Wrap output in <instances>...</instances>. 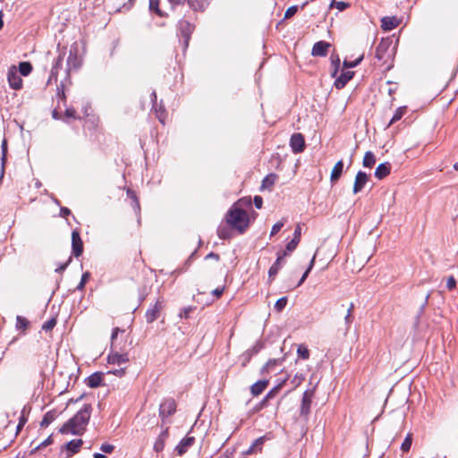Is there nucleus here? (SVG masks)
Masks as SVG:
<instances>
[{
    "label": "nucleus",
    "mask_w": 458,
    "mask_h": 458,
    "mask_svg": "<svg viewBox=\"0 0 458 458\" xmlns=\"http://www.w3.org/2000/svg\"><path fill=\"white\" fill-rule=\"evenodd\" d=\"M90 413V404H85L72 419L61 427L59 431L62 434L81 435L86 429Z\"/></svg>",
    "instance_id": "f257e3e1"
},
{
    "label": "nucleus",
    "mask_w": 458,
    "mask_h": 458,
    "mask_svg": "<svg viewBox=\"0 0 458 458\" xmlns=\"http://www.w3.org/2000/svg\"><path fill=\"white\" fill-rule=\"evenodd\" d=\"M226 221L233 228L242 233L249 226V214L235 204L227 213Z\"/></svg>",
    "instance_id": "f03ea898"
},
{
    "label": "nucleus",
    "mask_w": 458,
    "mask_h": 458,
    "mask_svg": "<svg viewBox=\"0 0 458 458\" xmlns=\"http://www.w3.org/2000/svg\"><path fill=\"white\" fill-rule=\"evenodd\" d=\"M392 39L390 38H382L376 47L375 56L383 64L390 62L394 55L392 47Z\"/></svg>",
    "instance_id": "7ed1b4c3"
},
{
    "label": "nucleus",
    "mask_w": 458,
    "mask_h": 458,
    "mask_svg": "<svg viewBox=\"0 0 458 458\" xmlns=\"http://www.w3.org/2000/svg\"><path fill=\"white\" fill-rule=\"evenodd\" d=\"M290 146L293 153H301L305 148V140L301 133H293L290 140Z\"/></svg>",
    "instance_id": "20e7f679"
},
{
    "label": "nucleus",
    "mask_w": 458,
    "mask_h": 458,
    "mask_svg": "<svg viewBox=\"0 0 458 458\" xmlns=\"http://www.w3.org/2000/svg\"><path fill=\"white\" fill-rule=\"evenodd\" d=\"M284 257H286V251H283L282 253L277 254L276 262L270 267L268 270L269 281H273L278 274L279 270L282 268Z\"/></svg>",
    "instance_id": "39448f33"
},
{
    "label": "nucleus",
    "mask_w": 458,
    "mask_h": 458,
    "mask_svg": "<svg viewBox=\"0 0 458 458\" xmlns=\"http://www.w3.org/2000/svg\"><path fill=\"white\" fill-rule=\"evenodd\" d=\"M7 80L10 87L13 89H19L22 86V80L15 67H12L8 71Z\"/></svg>",
    "instance_id": "423d86ee"
},
{
    "label": "nucleus",
    "mask_w": 458,
    "mask_h": 458,
    "mask_svg": "<svg viewBox=\"0 0 458 458\" xmlns=\"http://www.w3.org/2000/svg\"><path fill=\"white\" fill-rule=\"evenodd\" d=\"M175 402L173 399H168L160 404L159 413L162 418H166L172 415L175 411Z\"/></svg>",
    "instance_id": "0eeeda50"
},
{
    "label": "nucleus",
    "mask_w": 458,
    "mask_h": 458,
    "mask_svg": "<svg viewBox=\"0 0 458 458\" xmlns=\"http://www.w3.org/2000/svg\"><path fill=\"white\" fill-rule=\"evenodd\" d=\"M72 254L75 257L81 256L83 251V243L81 239L80 233L77 231H73L72 233Z\"/></svg>",
    "instance_id": "6e6552de"
},
{
    "label": "nucleus",
    "mask_w": 458,
    "mask_h": 458,
    "mask_svg": "<svg viewBox=\"0 0 458 458\" xmlns=\"http://www.w3.org/2000/svg\"><path fill=\"white\" fill-rule=\"evenodd\" d=\"M331 45L326 41H318L313 45L311 55L313 56H326Z\"/></svg>",
    "instance_id": "1a4fd4ad"
},
{
    "label": "nucleus",
    "mask_w": 458,
    "mask_h": 458,
    "mask_svg": "<svg viewBox=\"0 0 458 458\" xmlns=\"http://www.w3.org/2000/svg\"><path fill=\"white\" fill-rule=\"evenodd\" d=\"M368 182V175L365 172L359 171L355 176L352 191L354 194L360 192Z\"/></svg>",
    "instance_id": "9d476101"
},
{
    "label": "nucleus",
    "mask_w": 458,
    "mask_h": 458,
    "mask_svg": "<svg viewBox=\"0 0 458 458\" xmlns=\"http://www.w3.org/2000/svg\"><path fill=\"white\" fill-rule=\"evenodd\" d=\"M313 391H305L301 400V414L307 416L310 411V404L312 402Z\"/></svg>",
    "instance_id": "9b49d317"
},
{
    "label": "nucleus",
    "mask_w": 458,
    "mask_h": 458,
    "mask_svg": "<svg viewBox=\"0 0 458 458\" xmlns=\"http://www.w3.org/2000/svg\"><path fill=\"white\" fill-rule=\"evenodd\" d=\"M354 72L352 71H343L339 77L335 81V87L338 89H343L349 81L352 79Z\"/></svg>",
    "instance_id": "f8f14e48"
},
{
    "label": "nucleus",
    "mask_w": 458,
    "mask_h": 458,
    "mask_svg": "<svg viewBox=\"0 0 458 458\" xmlns=\"http://www.w3.org/2000/svg\"><path fill=\"white\" fill-rule=\"evenodd\" d=\"M194 442L195 438L193 437H186L180 441L175 450L179 455H182L194 444Z\"/></svg>",
    "instance_id": "ddd939ff"
},
{
    "label": "nucleus",
    "mask_w": 458,
    "mask_h": 458,
    "mask_svg": "<svg viewBox=\"0 0 458 458\" xmlns=\"http://www.w3.org/2000/svg\"><path fill=\"white\" fill-rule=\"evenodd\" d=\"M81 64V61L77 55V49H75V50L71 49L70 53H69V56L67 58L68 71L77 70L78 68H80Z\"/></svg>",
    "instance_id": "4468645a"
},
{
    "label": "nucleus",
    "mask_w": 458,
    "mask_h": 458,
    "mask_svg": "<svg viewBox=\"0 0 458 458\" xmlns=\"http://www.w3.org/2000/svg\"><path fill=\"white\" fill-rule=\"evenodd\" d=\"M399 25V21L395 17L386 16L381 19V28L384 30L389 31L394 30Z\"/></svg>",
    "instance_id": "2eb2a0df"
},
{
    "label": "nucleus",
    "mask_w": 458,
    "mask_h": 458,
    "mask_svg": "<svg viewBox=\"0 0 458 458\" xmlns=\"http://www.w3.org/2000/svg\"><path fill=\"white\" fill-rule=\"evenodd\" d=\"M163 305L160 300L156 301V304L153 309H150L146 313V318L148 322L154 321L159 315L160 310H162Z\"/></svg>",
    "instance_id": "dca6fc26"
},
{
    "label": "nucleus",
    "mask_w": 458,
    "mask_h": 458,
    "mask_svg": "<svg viewBox=\"0 0 458 458\" xmlns=\"http://www.w3.org/2000/svg\"><path fill=\"white\" fill-rule=\"evenodd\" d=\"M153 96V109L156 113V115L157 117V119L162 123H165V109L163 108V106L162 104L160 103L159 105H157V95L155 92H153L152 94Z\"/></svg>",
    "instance_id": "f3484780"
},
{
    "label": "nucleus",
    "mask_w": 458,
    "mask_h": 458,
    "mask_svg": "<svg viewBox=\"0 0 458 458\" xmlns=\"http://www.w3.org/2000/svg\"><path fill=\"white\" fill-rule=\"evenodd\" d=\"M268 380H259L250 386V393L254 396L259 395L267 386Z\"/></svg>",
    "instance_id": "a211bd4d"
},
{
    "label": "nucleus",
    "mask_w": 458,
    "mask_h": 458,
    "mask_svg": "<svg viewBox=\"0 0 458 458\" xmlns=\"http://www.w3.org/2000/svg\"><path fill=\"white\" fill-rule=\"evenodd\" d=\"M391 165L387 162L380 164L375 171V176L381 180L390 174Z\"/></svg>",
    "instance_id": "6ab92c4d"
},
{
    "label": "nucleus",
    "mask_w": 458,
    "mask_h": 458,
    "mask_svg": "<svg viewBox=\"0 0 458 458\" xmlns=\"http://www.w3.org/2000/svg\"><path fill=\"white\" fill-rule=\"evenodd\" d=\"M168 437V430L165 429L163 430L157 437L156 442L154 443V450L156 452H161L165 447V442Z\"/></svg>",
    "instance_id": "aec40b11"
},
{
    "label": "nucleus",
    "mask_w": 458,
    "mask_h": 458,
    "mask_svg": "<svg viewBox=\"0 0 458 458\" xmlns=\"http://www.w3.org/2000/svg\"><path fill=\"white\" fill-rule=\"evenodd\" d=\"M344 170V163L342 160H339L333 167L331 175H330V181L332 182H335L339 180L343 174Z\"/></svg>",
    "instance_id": "412c9836"
},
{
    "label": "nucleus",
    "mask_w": 458,
    "mask_h": 458,
    "mask_svg": "<svg viewBox=\"0 0 458 458\" xmlns=\"http://www.w3.org/2000/svg\"><path fill=\"white\" fill-rule=\"evenodd\" d=\"M264 441H265V437H260L257 438L252 443V445L246 451L243 452V454L250 455V454L257 453L258 451L260 452L261 451V446L264 444Z\"/></svg>",
    "instance_id": "4be33fe9"
},
{
    "label": "nucleus",
    "mask_w": 458,
    "mask_h": 458,
    "mask_svg": "<svg viewBox=\"0 0 458 458\" xmlns=\"http://www.w3.org/2000/svg\"><path fill=\"white\" fill-rule=\"evenodd\" d=\"M128 360L126 354H119L117 352L110 354L108 356L107 361L109 364H117L121 365L125 363Z\"/></svg>",
    "instance_id": "5701e85b"
},
{
    "label": "nucleus",
    "mask_w": 458,
    "mask_h": 458,
    "mask_svg": "<svg viewBox=\"0 0 458 458\" xmlns=\"http://www.w3.org/2000/svg\"><path fill=\"white\" fill-rule=\"evenodd\" d=\"M87 386L91 388H96L101 385L102 382V374L101 373H94L90 375L87 379Z\"/></svg>",
    "instance_id": "b1692460"
},
{
    "label": "nucleus",
    "mask_w": 458,
    "mask_h": 458,
    "mask_svg": "<svg viewBox=\"0 0 458 458\" xmlns=\"http://www.w3.org/2000/svg\"><path fill=\"white\" fill-rule=\"evenodd\" d=\"M276 174H267L262 181L261 189H268L270 190L276 181Z\"/></svg>",
    "instance_id": "393cba45"
},
{
    "label": "nucleus",
    "mask_w": 458,
    "mask_h": 458,
    "mask_svg": "<svg viewBox=\"0 0 458 458\" xmlns=\"http://www.w3.org/2000/svg\"><path fill=\"white\" fill-rule=\"evenodd\" d=\"M362 164L365 167H372L376 164L375 155L371 151L366 152Z\"/></svg>",
    "instance_id": "a878e982"
},
{
    "label": "nucleus",
    "mask_w": 458,
    "mask_h": 458,
    "mask_svg": "<svg viewBox=\"0 0 458 458\" xmlns=\"http://www.w3.org/2000/svg\"><path fill=\"white\" fill-rule=\"evenodd\" d=\"M6 152H7V143L6 140H4L2 142V157H1V171H0V179L3 178L4 174V164L6 160Z\"/></svg>",
    "instance_id": "bb28decb"
},
{
    "label": "nucleus",
    "mask_w": 458,
    "mask_h": 458,
    "mask_svg": "<svg viewBox=\"0 0 458 458\" xmlns=\"http://www.w3.org/2000/svg\"><path fill=\"white\" fill-rule=\"evenodd\" d=\"M55 420V412L54 411H47L40 422L41 427H47L49 424H51Z\"/></svg>",
    "instance_id": "cd10ccee"
},
{
    "label": "nucleus",
    "mask_w": 458,
    "mask_h": 458,
    "mask_svg": "<svg viewBox=\"0 0 458 458\" xmlns=\"http://www.w3.org/2000/svg\"><path fill=\"white\" fill-rule=\"evenodd\" d=\"M405 112H406V106H400V107H398V108L395 110V112H394V115H393L392 119L390 120V122H389V123H388L387 127H389L390 125H392V124H393V123H394L395 122L399 121V120L403 116V114H405Z\"/></svg>",
    "instance_id": "c85d7f7f"
},
{
    "label": "nucleus",
    "mask_w": 458,
    "mask_h": 458,
    "mask_svg": "<svg viewBox=\"0 0 458 458\" xmlns=\"http://www.w3.org/2000/svg\"><path fill=\"white\" fill-rule=\"evenodd\" d=\"M83 442L81 439H74L67 443L66 447L72 453H77L81 447Z\"/></svg>",
    "instance_id": "c756f323"
},
{
    "label": "nucleus",
    "mask_w": 458,
    "mask_h": 458,
    "mask_svg": "<svg viewBox=\"0 0 458 458\" xmlns=\"http://www.w3.org/2000/svg\"><path fill=\"white\" fill-rule=\"evenodd\" d=\"M354 310V304L352 302L350 303V306L347 310V313L344 317V322L346 326V330H348L351 327V325L353 320L352 311Z\"/></svg>",
    "instance_id": "7c9ffc66"
},
{
    "label": "nucleus",
    "mask_w": 458,
    "mask_h": 458,
    "mask_svg": "<svg viewBox=\"0 0 458 458\" xmlns=\"http://www.w3.org/2000/svg\"><path fill=\"white\" fill-rule=\"evenodd\" d=\"M32 71V66L29 62H21L19 64V74L23 76L29 75Z\"/></svg>",
    "instance_id": "2f4dec72"
},
{
    "label": "nucleus",
    "mask_w": 458,
    "mask_h": 458,
    "mask_svg": "<svg viewBox=\"0 0 458 458\" xmlns=\"http://www.w3.org/2000/svg\"><path fill=\"white\" fill-rule=\"evenodd\" d=\"M349 6H350L349 3L343 2V1H335V0H332V2L329 4L330 8H336L340 12H343Z\"/></svg>",
    "instance_id": "473e14b6"
},
{
    "label": "nucleus",
    "mask_w": 458,
    "mask_h": 458,
    "mask_svg": "<svg viewBox=\"0 0 458 458\" xmlns=\"http://www.w3.org/2000/svg\"><path fill=\"white\" fill-rule=\"evenodd\" d=\"M297 354L299 358L308 360L310 357V351L304 344H301L297 348Z\"/></svg>",
    "instance_id": "72a5a7b5"
},
{
    "label": "nucleus",
    "mask_w": 458,
    "mask_h": 458,
    "mask_svg": "<svg viewBox=\"0 0 458 458\" xmlns=\"http://www.w3.org/2000/svg\"><path fill=\"white\" fill-rule=\"evenodd\" d=\"M287 301L288 299L285 296L278 299L274 306L275 310L280 313L285 308Z\"/></svg>",
    "instance_id": "f704fd0d"
},
{
    "label": "nucleus",
    "mask_w": 458,
    "mask_h": 458,
    "mask_svg": "<svg viewBox=\"0 0 458 458\" xmlns=\"http://www.w3.org/2000/svg\"><path fill=\"white\" fill-rule=\"evenodd\" d=\"M411 443H412L411 434H408L401 445V450L403 452H408L411 449Z\"/></svg>",
    "instance_id": "c9c22d12"
},
{
    "label": "nucleus",
    "mask_w": 458,
    "mask_h": 458,
    "mask_svg": "<svg viewBox=\"0 0 458 458\" xmlns=\"http://www.w3.org/2000/svg\"><path fill=\"white\" fill-rule=\"evenodd\" d=\"M180 29H181L182 32L184 33V37L188 38L189 35L191 32V24L186 21H182L180 22Z\"/></svg>",
    "instance_id": "e433bc0d"
},
{
    "label": "nucleus",
    "mask_w": 458,
    "mask_h": 458,
    "mask_svg": "<svg viewBox=\"0 0 458 458\" xmlns=\"http://www.w3.org/2000/svg\"><path fill=\"white\" fill-rule=\"evenodd\" d=\"M277 364V360L271 359L269 360L262 368H261V374L268 373L271 369Z\"/></svg>",
    "instance_id": "4c0bfd02"
},
{
    "label": "nucleus",
    "mask_w": 458,
    "mask_h": 458,
    "mask_svg": "<svg viewBox=\"0 0 458 458\" xmlns=\"http://www.w3.org/2000/svg\"><path fill=\"white\" fill-rule=\"evenodd\" d=\"M315 259H316V255H314L310 262V265H309V267L307 268V270L304 272V274L302 275L301 278L300 279L299 283H298V286L301 285L307 278V276H309V273L310 272V270L312 269L313 266H314V262H315Z\"/></svg>",
    "instance_id": "58836bf2"
},
{
    "label": "nucleus",
    "mask_w": 458,
    "mask_h": 458,
    "mask_svg": "<svg viewBox=\"0 0 458 458\" xmlns=\"http://www.w3.org/2000/svg\"><path fill=\"white\" fill-rule=\"evenodd\" d=\"M28 325H29V321L25 318H23L21 316H17L16 327L18 329H26Z\"/></svg>",
    "instance_id": "ea45409f"
},
{
    "label": "nucleus",
    "mask_w": 458,
    "mask_h": 458,
    "mask_svg": "<svg viewBox=\"0 0 458 458\" xmlns=\"http://www.w3.org/2000/svg\"><path fill=\"white\" fill-rule=\"evenodd\" d=\"M159 0H149V10L154 11L157 15L163 16L161 10L158 8Z\"/></svg>",
    "instance_id": "a19ab883"
},
{
    "label": "nucleus",
    "mask_w": 458,
    "mask_h": 458,
    "mask_svg": "<svg viewBox=\"0 0 458 458\" xmlns=\"http://www.w3.org/2000/svg\"><path fill=\"white\" fill-rule=\"evenodd\" d=\"M362 59H363V56L360 55L356 60L352 61V62L344 60V69H348V68L355 67V66H357L361 62Z\"/></svg>",
    "instance_id": "79ce46f5"
},
{
    "label": "nucleus",
    "mask_w": 458,
    "mask_h": 458,
    "mask_svg": "<svg viewBox=\"0 0 458 458\" xmlns=\"http://www.w3.org/2000/svg\"><path fill=\"white\" fill-rule=\"evenodd\" d=\"M299 242L294 241V240H291L287 245H286V248L284 251H286V256L289 255L292 251H293L297 246H298Z\"/></svg>",
    "instance_id": "37998d69"
},
{
    "label": "nucleus",
    "mask_w": 458,
    "mask_h": 458,
    "mask_svg": "<svg viewBox=\"0 0 458 458\" xmlns=\"http://www.w3.org/2000/svg\"><path fill=\"white\" fill-rule=\"evenodd\" d=\"M284 225V220H281L279 222H277L276 224H275L272 227V230H271V233H270V236H273L275 235L276 233H277L281 228Z\"/></svg>",
    "instance_id": "c03bdc74"
},
{
    "label": "nucleus",
    "mask_w": 458,
    "mask_h": 458,
    "mask_svg": "<svg viewBox=\"0 0 458 458\" xmlns=\"http://www.w3.org/2000/svg\"><path fill=\"white\" fill-rule=\"evenodd\" d=\"M331 60H332V64L334 65V71L332 72V76L336 77V74H337V72L339 69V65H340V59L338 56H336V58L334 59V57L332 56Z\"/></svg>",
    "instance_id": "a18cd8bd"
},
{
    "label": "nucleus",
    "mask_w": 458,
    "mask_h": 458,
    "mask_svg": "<svg viewBox=\"0 0 458 458\" xmlns=\"http://www.w3.org/2000/svg\"><path fill=\"white\" fill-rule=\"evenodd\" d=\"M217 234L221 239H227L230 237V233L225 227H219L217 230Z\"/></svg>",
    "instance_id": "49530a36"
},
{
    "label": "nucleus",
    "mask_w": 458,
    "mask_h": 458,
    "mask_svg": "<svg viewBox=\"0 0 458 458\" xmlns=\"http://www.w3.org/2000/svg\"><path fill=\"white\" fill-rule=\"evenodd\" d=\"M297 11H298V6H296V5H293V6L289 7L284 13V18L285 19L291 18L297 13Z\"/></svg>",
    "instance_id": "de8ad7c7"
},
{
    "label": "nucleus",
    "mask_w": 458,
    "mask_h": 458,
    "mask_svg": "<svg viewBox=\"0 0 458 458\" xmlns=\"http://www.w3.org/2000/svg\"><path fill=\"white\" fill-rule=\"evenodd\" d=\"M89 277V272H86L82 275L81 282L77 286L78 290H82L84 288V285H85L86 282L88 281Z\"/></svg>",
    "instance_id": "09e8293b"
},
{
    "label": "nucleus",
    "mask_w": 458,
    "mask_h": 458,
    "mask_svg": "<svg viewBox=\"0 0 458 458\" xmlns=\"http://www.w3.org/2000/svg\"><path fill=\"white\" fill-rule=\"evenodd\" d=\"M114 446L113 445H110L107 443L102 444L100 446V450L106 454L112 453L114 451Z\"/></svg>",
    "instance_id": "8fccbe9b"
},
{
    "label": "nucleus",
    "mask_w": 458,
    "mask_h": 458,
    "mask_svg": "<svg viewBox=\"0 0 458 458\" xmlns=\"http://www.w3.org/2000/svg\"><path fill=\"white\" fill-rule=\"evenodd\" d=\"M301 235V227L300 225H297L295 227L294 233H293V240L300 242Z\"/></svg>",
    "instance_id": "3c124183"
},
{
    "label": "nucleus",
    "mask_w": 458,
    "mask_h": 458,
    "mask_svg": "<svg viewBox=\"0 0 458 458\" xmlns=\"http://www.w3.org/2000/svg\"><path fill=\"white\" fill-rule=\"evenodd\" d=\"M55 326V320L50 319L43 324L42 329L48 331V330H51Z\"/></svg>",
    "instance_id": "603ef678"
},
{
    "label": "nucleus",
    "mask_w": 458,
    "mask_h": 458,
    "mask_svg": "<svg viewBox=\"0 0 458 458\" xmlns=\"http://www.w3.org/2000/svg\"><path fill=\"white\" fill-rule=\"evenodd\" d=\"M278 389V387H274L273 389H271L265 396L264 400L262 401V403H264L267 400L273 398L277 394Z\"/></svg>",
    "instance_id": "864d4df0"
},
{
    "label": "nucleus",
    "mask_w": 458,
    "mask_h": 458,
    "mask_svg": "<svg viewBox=\"0 0 458 458\" xmlns=\"http://www.w3.org/2000/svg\"><path fill=\"white\" fill-rule=\"evenodd\" d=\"M120 332V329L118 327H115L114 330H113V333H112V335H111V346L114 348L115 346V342H116V339H117V335L118 333Z\"/></svg>",
    "instance_id": "5fc2aeb1"
},
{
    "label": "nucleus",
    "mask_w": 458,
    "mask_h": 458,
    "mask_svg": "<svg viewBox=\"0 0 458 458\" xmlns=\"http://www.w3.org/2000/svg\"><path fill=\"white\" fill-rule=\"evenodd\" d=\"M456 285V281L455 279L453 277V276H450L448 279H447V282H446V287L449 289V290H453Z\"/></svg>",
    "instance_id": "6e6d98bb"
},
{
    "label": "nucleus",
    "mask_w": 458,
    "mask_h": 458,
    "mask_svg": "<svg viewBox=\"0 0 458 458\" xmlns=\"http://www.w3.org/2000/svg\"><path fill=\"white\" fill-rule=\"evenodd\" d=\"M254 205L258 209H260L262 208L263 199L260 196H255L254 197Z\"/></svg>",
    "instance_id": "4d7b16f0"
},
{
    "label": "nucleus",
    "mask_w": 458,
    "mask_h": 458,
    "mask_svg": "<svg viewBox=\"0 0 458 458\" xmlns=\"http://www.w3.org/2000/svg\"><path fill=\"white\" fill-rule=\"evenodd\" d=\"M26 421H27V419L24 417V415H21L20 417V421H19V424L17 426V431H20L22 428V427L24 426Z\"/></svg>",
    "instance_id": "13d9d810"
},
{
    "label": "nucleus",
    "mask_w": 458,
    "mask_h": 458,
    "mask_svg": "<svg viewBox=\"0 0 458 458\" xmlns=\"http://www.w3.org/2000/svg\"><path fill=\"white\" fill-rule=\"evenodd\" d=\"M108 373H112L115 376L122 377L124 375V369H114L113 371H108Z\"/></svg>",
    "instance_id": "bf43d9fd"
},
{
    "label": "nucleus",
    "mask_w": 458,
    "mask_h": 458,
    "mask_svg": "<svg viewBox=\"0 0 458 458\" xmlns=\"http://www.w3.org/2000/svg\"><path fill=\"white\" fill-rule=\"evenodd\" d=\"M65 115L68 117L75 118V110L72 108L66 109Z\"/></svg>",
    "instance_id": "052dcab7"
},
{
    "label": "nucleus",
    "mask_w": 458,
    "mask_h": 458,
    "mask_svg": "<svg viewBox=\"0 0 458 458\" xmlns=\"http://www.w3.org/2000/svg\"><path fill=\"white\" fill-rule=\"evenodd\" d=\"M224 292V288H216L215 289L212 293L216 297L219 298Z\"/></svg>",
    "instance_id": "680f3d73"
},
{
    "label": "nucleus",
    "mask_w": 458,
    "mask_h": 458,
    "mask_svg": "<svg viewBox=\"0 0 458 458\" xmlns=\"http://www.w3.org/2000/svg\"><path fill=\"white\" fill-rule=\"evenodd\" d=\"M191 307L185 308L182 312L180 314L181 317L187 318L189 313L191 311Z\"/></svg>",
    "instance_id": "e2e57ef3"
},
{
    "label": "nucleus",
    "mask_w": 458,
    "mask_h": 458,
    "mask_svg": "<svg viewBox=\"0 0 458 458\" xmlns=\"http://www.w3.org/2000/svg\"><path fill=\"white\" fill-rule=\"evenodd\" d=\"M206 259H216V260H218V259H219V256H218L217 254L214 253V252H210L209 254H208V255L206 256Z\"/></svg>",
    "instance_id": "0e129e2a"
},
{
    "label": "nucleus",
    "mask_w": 458,
    "mask_h": 458,
    "mask_svg": "<svg viewBox=\"0 0 458 458\" xmlns=\"http://www.w3.org/2000/svg\"><path fill=\"white\" fill-rule=\"evenodd\" d=\"M70 214V210L67 208H61V215L63 216H68Z\"/></svg>",
    "instance_id": "69168bd1"
},
{
    "label": "nucleus",
    "mask_w": 458,
    "mask_h": 458,
    "mask_svg": "<svg viewBox=\"0 0 458 458\" xmlns=\"http://www.w3.org/2000/svg\"><path fill=\"white\" fill-rule=\"evenodd\" d=\"M134 203H135V209H136V213L138 215H140V203L137 199H134Z\"/></svg>",
    "instance_id": "338daca9"
},
{
    "label": "nucleus",
    "mask_w": 458,
    "mask_h": 458,
    "mask_svg": "<svg viewBox=\"0 0 458 458\" xmlns=\"http://www.w3.org/2000/svg\"><path fill=\"white\" fill-rule=\"evenodd\" d=\"M67 265H68V263H65V264L60 266L59 267H57L55 269V271L58 273L63 272L66 268Z\"/></svg>",
    "instance_id": "774afa93"
}]
</instances>
